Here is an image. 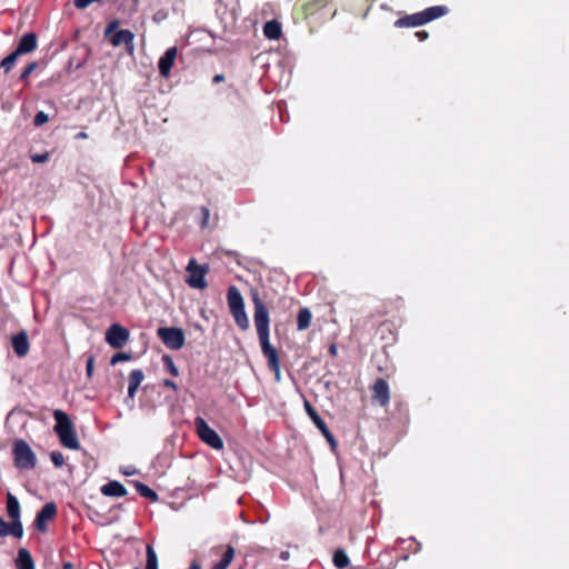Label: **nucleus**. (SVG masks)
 Listing matches in <instances>:
<instances>
[{
  "label": "nucleus",
  "instance_id": "4468645a",
  "mask_svg": "<svg viewBox=\"0 0 569 569\" xmlns=\"http://www.w3.org/2000/svg\"><path fill=\"white\" fill-rule=\"evenodd\" d=\"M12 348L14 353L19 357H26L30 350V343L27 331L22 330L11 338Z\"/></svg>",
  "mask_w": 569,
  "mask_h": 569
},
{
  "label": "nucleus",
  "instance_id": "1a4fd4ad",
  "mask_svg": "<svg viewBox=\"0 0 569 569\" xmlns=\"http://www.w3.org/2000/svg\"><path fill=\"white\" fill-rule=\"evenodd\" d=\"M129 330L119 323H113L106 332V341L114 349L122 348L129 340Z\"/></svg>",
  "mask_w": 569,
  "mask_h": 569
},
{
  "label": "nucleus",
  "instance_id": "473e14b6",
  "mask_svg": "<svg viewBox=\"0 0 569 569\" xmlns=\"http://www.w3.org/2000/svg\"><path fill=\"white\" fill-rule=\"evenodd\" d=\"M50 459H51L52 463L54 465V467H57V468H60L64 465V457H63L62 452H60V451H52L50 453Z\"/></svg>",
  "mask_w": 569,
  "mask_h": 569
},
{
  "label": "nucleus",
  "instance_id": "6e6552de",
  "mask_svg": "<svg viewBox=\"0 0 569 569\" xmlns=\"http://www.w3.org/2000/svg\"><path fill=\"white\" fill-rule=\"evenodd\" d=\"M305 409L309 418L312 420V422L316 425V427L320 430L322 436L326 438V440L329 442L331 449H335L337 447V441L335 439V436L327 427L323 419L319 416L317 410L312 407V405L309 401H305Z\"/></svg>",
  "mask_w": 569,
  "mask_h": 569
},
{
  "label": "nucleus",
  "instance_id": "20e7f679",
  "mask_svg": "<svg viewBox=\"0 0 569 569\" xmlns=\"http://www.w3.org/2000/svg\"><path fill=\"white\" fill-rule=\"evenodd\" d=\"M12 455L14 466L22 470H31L37 465V457L31 447L22 439L13 442Z\"/></svg>",
  "mask_w": 569,
  "mask_h": 569
},
{
  "label": "nucleus",
  "instance_id": "de8ad7c7",
  "mask_svg": "<svg viewBox=\"0 0 569 569\" xmlns=\"http://www.w3.org/2000/svg\"><path fill=\"white\" fill-rule=\"evenodd\" d=\"M74 138H76L77 140H82V139H87V138H88V134H87V132H84V131H80V132H78V133L76 134V137H74Z\"/></svg>",
  "mask_w": 569,
  "mask_h": 569
},
{
  "label": "nucleus",
  "instance_id": "72a5a7b5",
  "mask_svg": "<svg viewBox=\"0 0 569 569\" xmlns=\"http://www.w3.org/2000/svg\"><path fill=\"white\" fill-rule=\"evenodd\" d=\"M37 67H38V63L36 61L28 63L20 74V80L21 81L27 80L28 77L37 69Z\"/></svg>",
  "mask_w": 569,
  "mask_h": 569
},
{
  "label": "nucleus",
  "instance_id": "0eeeda50",
  "mask_svg": "<svg viewBox=\"0 0 569 569\" xmlns=\"http://www.w3.org/2000/svg\"><path fill=\"white\" fill-rule=\"evenodd\" d=\"M187 271L189 272V276L186 282L191 288L204 289L207 287L204 276L209 271L208 266H200L196 262V259H191L187 266Z\"/></svg>",
  "mask_w": 569,
  "mask_h": 569
},
{
  "label": "nucleus",
  "instance_id": "ddd939ff",
  "mask_svg": "<svg viewBox=\"0 0 569 569\" xmlns=\"http://www.w3.org/2000/svg\"><path fill=\"white\" fill-rule=\"evenodd\" d=\"M133 40H134V34L128 29L118 30L109 39L110 43L113 47H119L121 44H126L129 53H132L134 50Z\"/></svg>",
  "mask_w": 569,
  "mask_h": 569
},
{
  "label": "nucleus",
  "instance_id": "9d476101",
  "mask_svg": "<svg viewBox=\"0 0 569 569\" xmlns=\"http://www.w3.org/2000/svg\"><path fill=\"white\" fill-rule=\"evenodd\" d=\"M371 400L381 407H387L390 401V388L383 378H378L371 386Z\"/></svg>",
  "mask_w": 569,
  "mask_h": 569
},
{
  "label": "nucleus",
  "instance_id": "f3484780",
  "mask_svg": "<svg viewBox=\"0 0 569 569\" xmlns=\"http://www.w3.org/2000/svg\"><path fill=\"white\" fill-rule=\"evenodd\" d=\"M227 301L230 311L244 308L243 298L237 287L231 286L227 292Z\"/></svg>",
  "mask_w": 569,
  "mask_h": 569
},
{
  "label": "nucleus",
  "instance_id": "4c0bfd02",
  "mask_svg": "<svg viewBox=\"0 0 569 569\" xmlns=\"http://www.w3.org/2000/svg\"><path fill=\"white\" fill-rule=\"evenodd\" d=\"M30 159L33 163H44L49 160V152L31 154Z\"/></svg>",
  "mask_w": 569,
  "mask_h": 569
},
{
  "label": "nucleus",
  "instance_id": "f8f14e48",
  "mask_svg": "<svg viewBox=\"0 0 569 569\" xmlns=\"http://www.w3.org/2000/svg\"><path fill=\"white\" fill-rule=\"evenodd\" d=\"M177 54V47H170L166 50L163 56L160 57L158 62V69L161 77L168 78L170 76Z\"/></svg>",
  "mask_w": 569,
  "mask_h": 569
},
{
  "label": "nucleus",
  "instance_id": "c756f323",
  "mask_svg": "<svg viewBox=\"0 0 569 569\" xmlns=\"http://www.w3.org/2000/svg\"><path fill=\"white\" fill-rule=\"evenodd\" d=\"M11 535L14 538H22L23 527L19 519H12L11 523H8V536Z\"/></svg>",
  "mask_w": 569,
  "mask_h": 569
},
{
  "label": "nucleus",
  "instance_id": "a211bd4d",
  "mask_svg": "<svg viewBox=\"0 0 569 569\" xmlns=\"http://www.w3.org/2000/svg\"><path fill=\"white\" fill-rule=\"evenodd\" d=\"M16 566L18 569H36L33 558L29 550L26 548L19 549Z\"/></svg>",
  "mask_w": 569,
  "mask_h": 569
},
{
  "label": "nucleus",
  "instance_id": "cd10ccee",
  "mask_svg": "<svg viewBox=\"0 0 569 569\" xmlns=\"http://www.w3.org/2000/svg\"><path fill=\"white\" fill-rule=\"evenodd\" d=\"M146 553H147L146 569H158V556L151 545H147Z\"/></svg>",
  "mask_w": 569,
  "mask_h": 569
},
{
  "label": "nucleus",
  "instance_id": "79ce46f5",
  "mask_svg": "<svg viewBox=\"0 0 569 569\" xmlns=\"http://www.w3.org/2000/svg\"><path fill=\"white\" fill-rule=\"evenodd\" d=\"M162 386H163L164 388L171 389V390H173V391H178V386H177V383H176L174 381L170 380V379H164V380L162 381Z\"/></svg>",
  "mask_w": 569,
  "mask_h": 569
},
{
  "label": "nucleus",
  "instance_id": "37998d69",
  "mask_svg": "<svg viewBox=\"0 0 569 569\" xmlns=\"http://www.w3.org/2000/svg\"><path fill=\"white\" fill-rule=\"evenodd\" d=\"M415 36L418 38L419 41H425L429 38V33L425 30L417 31Z\"/></svg>",
  "mask_w": 569,
  "mask_h": 569
},
{
  "label": "nucleus",
  "instance_id": "58836bf2",
  "mask_svg": "<svg viewBox=\"0 0 569 569\" xmlns=\"http://www.w3.org/2000/svg\"><path fill=\"white\" fill-rule=\"evenodd\" d=\"M119 24V20L110 21L106 28L104 36L108 37L109 34L117 32Z\"/></svg>",
  "mask_w": 569,
  "mask_h": 569
},
{
  "label": "nucleus",
  "instance_id": "6ab92c4d",
  "mask_svg": "<svg viewBox=\"0 0 569 569\" xmlns=\"http://www.w3.org/2000/svg\"><path fill=\"white\" fill-rule=\"evenodd\" d=\"M263 34L269 40H277L281 36V24L277 20H270L263 26Z\"/></svg>",
  "mask_w": 569,
  "mask_h": 569
},
{
  "label": "nucleus",
  "instance_id": "c85d7f7f",
  "mask_svg": "<svg viewBox=\"0 0 569 569\" xmlns=\"http://www.w3.org/2000/svg\"><path fill=\"white\" fill-rule=\"evenodd\" d=\"M20 57L16 51L11 52L0 62V68L3 69L4 73H9L14 67L17 59Z\"/></svg>",
  "mask_w": 569,
  "mask_h": 569
},
{
  "label": "nucleus",
  "instance_id": "bb28decb",
  "mask_svg": "<svg viewBox=\"0 0 569 569\" xmlns=\"http://www.w3.org/2000/svg\"><path fill=\"white\" fill-rule=\"evenodd\" d=\"M332 561L338 569H345L350 563L349 557L342 549H338L335 551Z\"/></svg>",
  "mask_w": 569,
  "mask_h": 569
},
{
  "label": "nucleus",
  "instance_id": "4be33fe9",
  "mask_svg": "<svg viewBox=\"0 0 569 569\" xmlns=\"http://www.w3.org/2000/svg\"><path fill=\"white\" fill-rule=\"evenodd\" d=\"M312 320V313L308 308H301L297 316V328L302 331L310 327Z\"/></svg>",
  "mask_w": 569,
  "mask_h": 569
},
{
  "label": "nucleus",
  "instance_id": "393cba45",
  "mask_svg": "<svg viewBox=\"0 0 569 569\" xmlns=\"http://www.w3.org/2000/svg\"><path fill=\"white\" fill-rule=\"evenodd\" d=\"M7 512H8V516L11 519H19L20 518V505H19V501L10 492L7 495Z\"/></svg>",
  "mask_w": 569,
  "mask_h": 569
},
{
  "label": "nucleus",
  "instance_id": "2eb2a0df",
  "mask_svg": "<svg viewBox=\"0 0 569 569\" xmlns=\"http://www.w3.org/2000/svg\"><path fill=\"white\" fill-rule=\"evenodd\" d=\"M38 46V37L34 32H28L21 37L19 40L18 47L16 48V52L20 56L30 53L37 49Z\"/></svg>",
  "mask_w": 569,
  "mask_h": 569
},
{
  "label": "nucleus",
  "instance_id": "39448f33",
  "mask_svg": "<svg viewBox=\"0 0 569 569\" xmlns=\"http://www.w3.org/2000/svg\"><path fill=\"white\" fill-rule=\"evenodd\" d=\"M194 428L199 439L207 446L214 450L223 449V440L218 435V432L207 423V421L203 418L197 417L194 419Z\"/></svg>",
  "mask_w": 569,
  "mask_h": 569
},
{
  "label": "nucleus",
  "instance_id": "412c9836",
  "mask_svg": "<svg viewBox=\"0 0 569 569\" xmlns=\"http://www.w3.org/2000/svg\"><path fill=\"white\" fill-rule=\"evenodd\" d=\"M234 555V548L231 545H228L219 562L213 565L211 569H227L232 562Z\"/></svg>",
  "mask_w": 569,
  "mask_h": 569
},
{
  "label": "nucleus",
  "instance_id": "8fccbe9b",
  "mask_svg": "<svg viewBox=\"0 0 569 569\" xmlns=\"http://www.w3.org/2000/svg\"><path fill=\"white\" fill-rule=\"evenodd\" d=\"M329 352H330V355H332V356H336V355H337V347H336V345H331V346L329 347Z\"/></svg>",
  "mask_w": 569,
  "mask_h": 569
},
{
  "label": "nucleus",
  "instance_id": "423d86ee",
  "mask_svg": "<svg viewBox=\"0 0 569 569\" xmlns=\"http://www.w3.org/2000/svg\"><path fill=\"white\" fill-rule=\"evenodd\" d=\"M157 336L170 350H180L186 343V336L181 328L160 327L157 330Z\"/></svg>",
  "mask_w": 569,
  "mask_h": 569
},
{
  "label": "nucleus",
  "instance_id": "f704fd0d",
  "mask_svg": "<svg viewBox=\"0 0 569 569\" xmlns=\"http://www.w3.org/2000/svg\"><path fill=\"white\" fill-rule=\"evenodd\" d=\"M200 213H201L200 227L202 229H204L209 226L210 210L207 207H201Z\"/></svg>",
  "mask_w": 569,
  "mask_h": 569
},
{
  "label": "nucleus",
  "instance_id": "7ed1b4c3",
  "mask_svg": "<svg viewBox=\"0 0 569 569\" xmlns=\"http://www.w3.org/2000/svg\"><path fill=\"white\" fill-rule=\"evenodd\" d=\"M56 426L53 428L57 433L60 443L68 449L78 450L80 449V442L74 431L73 422L70 417L61 409L53 410L52 413Z\"/></svg>",
  "mask_w": 569,
  "mask_h": 569
},
{
  "label": "nucleus",
  "instance_id": "2f4dec72",
  "mask_svg": "<svg viewBox=\"0 0 569 569\" xmlns=\"http://www.w3.org/2000/svg\"><path fill=\"white\" fill-rule=\"evenodd\" d=\"M144 379V373L141 369H133L130 373H129V378H128V381H129V386H133V387H137L139 388V386L141 385V382L143 381Z\"/></svg>",
  "mask_w": 569,
  "mask_h": 569
},
{
  "label": "nucleus",
  "instance_id": "b1692460",
  "mask_svg": "<svg viewBox=\"0 0 569 569\" xmlns=\"http://www.w3.org/2000/svg\"><path fill=\"white\" fill-rule=\"evenodd\" d=\"M133 485H134L136 491L141 497L147 498L152 502L158 501V499H159L158 493L153 489H151L150 487H148L147 485H144L143 482H140V481H134Z\"/></svg>",
  "mask_w": 569,
  "mask_h": 569
},
{
  "label": "nucleus",
  "instance_id": "c9c22d12",
  "mask_svg": "<svg viewBox=\"0 0 569 569\" xmlns=\"http://www.w3.org/2000/svg\"><path fill=\"white\" fill-rule=\"evenodd\" d=\"M49 121V117L46 112L43 111H39L34 118H33V124L36 127H41L43 126L44 123H47Z\"/></svg>",
  "mask_w": 569,
  "mask_h": 569
},
{
  "label": "nucleus",
  "instance_id": "9b49d317",
  "mask_svg": "<svg viewBox=\"0 0 569 569\" xmlns=\"http://www.w3.org/2000/svg\"><path fill=\"white\" fill-rule=\"evenodd\" d=\"M57 506L54 502L46 503L41 510L37 513L34 519V526L40 532H46L48 529V522L53 520L57 516Z\"/></svg>",
  "mask_w": 569,
  "mask_h": 569
},
{
  "label": "nucleus",
  "instance_id": "5701e85b",
  "mask_svg": "<svg viewBox=\"0 0 569 569\" xmlns=\"http://www.w3.org/2000/svg\"><path fill=\"white\" fill-rule=\"evenodd\" d=\"M326 6L327 0H309L305 2L302 6L305 17L308 18L309 16L315 14L317 11L323 9Z\"/></svg>",
  "mask_w": 569,
  "mask_h": 569
},
{
  "label": "nucleus",
  "instance_id": "c03bdc74",
  "mask_svg": "<svg viewBox=\"0 0 569 569\" xmlns=\"http://www.w3.org/2000/svg\"><path fill=\"white\" fill-rule=\"evenodd\" d=\"M138 388L133 386H128V396L127 399L133 400L136 397Z\"/></svg>",
  "mask_w": 569,
  "mask_h": 569
},
{
  "label": "nucleus",
  "instance_id": "7c9ffc66",
  "mask_svg": "<svg viewBox=\"0 0 569 569\" xmlns=\"http://www.w3.org/2000/svg\"><path fill=\"white\" fill-rule=\"evenodd\" d=\"M162 363L166 368V370L173 377H178L179 376V369L177 367V365L174 363L173 359L171 356L169 355H163L162 356Z\"/></svg>",
  "mask_w": 569,
  "mask_h": 569
},
{
  "label": "nucleus",
  "instance_id": "dca6fc26",
  "mask_svg": "<svg viewBox=\"0 0 569 569\" xmlns=\"http://www.w3.org/2000/svg\"><path fill=\"white\" fill-rule=\"evenodd\" d=\"M127 492L126 487L116 480L109 481L101 487V493L107 497H124Z\"/></svg>",
  "mask_w": 569,
  "mask_h": 569
},
{
  "label": "nucleus",
  "instance_id": "603ef678",
  "mask_svg": "<svg viewBox=\"0 0 569 569\" xmlns=\"http://www.w3.org/2000/svg\"><path fill=\"white\" fill-rule=\"evenodd\" d=\"M134 569H140L139 567H136Z\"/></svg>",
  "mask_w": 569,
  "mask_h": 569
},
{
  "label": "nucleus",
  "instance_id": "a18cd8bd",
  "mask_svg": "<svg viewBox=\"0 0 569 569\" xmlns=\"http://www.w3.org/2000/svg\"><path fill=\"white\" fill-rule=\"evenodd\" d=\"M223 81H224V76L223 74H216L212 78V83H214V84L223 82Z\"/></svg>",
  "mask_w": 569,
  "mask_h": 569
},
{
  "label": "nucleus",
  "instance_id": "49530a36",
  "mask_svg": "<svg viewBox=\"0 0 569 569\" xmlns=\"http://www.w3.org/2000/svg\"><path fill=\"white\" fill-rule=\"evenodd\" d=\"M189 569H202V567H201V563H200L198 560H193V561L190 563Z\"/></svg>",
  "mask_w": 569,
  "mask_h": 569
},
{
  "label": "nucleus",
  "instance_id": "ea45409f",
  "mask_svg": "<svg viewBox=\"0 0 569 569\" xmlns=\"http://www.w3.org/2000/svg\"><path fill=\"white\" fill-rule=\"evenodd\" d=\"M93 366H94V356L90 355L88 357L87 363H86V371H87L88 378H91L93 375Z\"/></svg>",
  "mask_w": 569,
  "mask_h": 569
},
{
  "label": "nucleus",
  "instance_id": "a878e982",
  "mask_svg": "<svg viewBox=\"0 0 569 569\" xmlns=\"http://www.w3.org/2000/svg\"><path fill=\"white\" fill-rule=\"evenodd\" d=\"M230 312H231L237 326L241 330H247L249 328L250 323H249V319H248L244 308L233 310Z\"/></svg>",
  "mask_w": 569,
  "mask_h": 569
},
{
  "label": "nucleus",
  "instance_id": "aec40b11",
  "mask_svg": "<svg viewBox=\"0 0 569 569\" xmlns=\"http://www.w3.org/2000/svg\"><path fill=\"white\" fill-rule=\"evenodd\" d=\"M234 555V548L231 545H228L219 562L213 565L211 569H227L232 562Z\"/></svg>",
  "mask_w": 569,
  "mask_h": 569
},
{
  "label": "nucleus",
  "instance_id": "3c124183",
  "mask_svg": "<svg viewBox=\"0 0 569 569\" xmlns=\"http://www.w3.org/2000/svg\"><path fill=\"white\" fill-rule=\"evenodd\" d=\"M289 556H290V555H289V552H288V551H282V552L280 553V559H282V560H288V559H289Z\"/></svg>",
  "mask_w": 569,
  "mask_h": 569
},
{
  "label": "nucleus",
  "instance_id": "f257e3e1",
  "mask_svg": "<svg viewBox=\"0 0 569 569\" xmlns=\"http://www.w3.org/2000/svg\"><path fill=\"white\" fill-rule=\"evenodd\" d=\"M251 300L253 303L254 312H253V321L257 330V335L259 338V343L261 347L262 355L268 361V367L271 371H273L277 376L280 373V360L278 356L277 349L271 346L269 340V325L270 317L268 308L264 302L260 298L257 291L251 292Z\"/></svg>",
  "mask_w": 569,
  "mask_h": 569
},
{
  "label": "nucleus",
  "instance_id": "e433bc0d",
  "mask_svg": "<svg viewBox=\"0 0 569 569\" xmlns=\"http://www.w3.org/2000/svg\"><path fill=\"white\" fill-rule=\"evenodd\" d=\"M131 356L126 352H117L112 356L110 363L112 366L117 365L118 362L128 361L130 360Z\"/></svg>",
  "mask_w": 569,
  "mask_h": 569
},
{
  "label": "nucleus",
  "instance_id": "a19ab883",
  "mask_svg": "<svg viewBox=\"0 0 569 569\" xmlns=\"http://www.w3.org/2000/svg\"><path fill=\"white\" fill-rule=\"evenodd\" d=\"M7 536H8V522H6L2 517H0V537H7Z\"/></svg>",
  "mask_w": 569,
  "mask_h": 569
},
{
  "label": "nucleus",
  "instance_id": "f03ea898",
  "mask_svg": "<svg viewBox=\"0 0 569 569\" xmlns=\"http://www.w3.org/2000/svg\"><path fill=\"white\" fill-rule=\"evenodd\" d=\"M448 12L449 8L447 6H433L422 11L400 17L395 21L393 26L399 29L416 28L445 17Z\"/></svg>",
  "mask_w": 569,
  "mask_h": 569
},
{
  "label": "nucleus",
  "instance_id": "09e8293b",
  "mask_svg": "<svg viewBox=\"0 0 569 569\" xmlns=\"http://www.w3.org/2000/svg\"><path fill=\"white\" fill-rule=\"evenodd\" d=\"M73 568H74V565L70 561H66L62 565V569H73Z\"/></svg>",
  "mask_w": 569,
  "mask_h": 569
}]
</instances>
